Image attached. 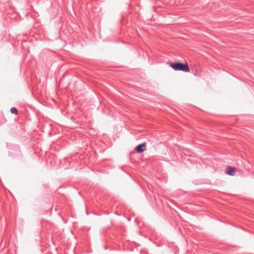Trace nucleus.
<instances>
[{"mask_svg": "<svg viewBox=\"0 0 254 254\" xmlns=\"http://www.w3.org/2000/svg\"><path fill=\"white\" fill-rule=\"evenodd\" d=\"M10 112L11 113L14 114L15 115H17L18 114L17 109L15 107L11 108L10 109Z\"/></svg>", "mask_w": 254, "mask_h": 254, "instance_id": "4", "label": "nucleus"}, {"mask_svg": "<svg viewBox=\"0 0 254 254\" xmlns=\"http://www.w3.org/2000/svg\"><path fill=\"white\" fill-rule=\"evenodd\" d=\"M170 66L175 70H181L185 72H189L190 68L187 64H184L179 62L171 63Z\"/></svg>", "mask_w": 254, "mask_h": 254, "instance_id": "1", "label": "nucleus"}, {"mask_svg": "<svg viewBox=\"0 0 254 254\" xmlns=\"http://www.w3.org/2000/svg\"><path fill=\"white\" fill-rule=\"evenodd\" d=\"M136 151L138 153H142L146 150L145 143H141L138 145L135 148Z\"/></svg>", "mask_w": 254, "mask_h": 254, "instance_id": "2", "label": "nucleus"}, {"mask_svg": "<svg viewBox=\"0 0 254 254\" xmlns=\"http://www.w3.org/2000/svg\"><path fill=\"white\" fill-rule=\"evenodd\" d=\"M236 172V168L228 166L226 169V173L230 176H233Z\"/></svg>", "mask_w": 254, "mask_h": 254, "instance_id": "3", "label": "nucleus"}]
</instances>
